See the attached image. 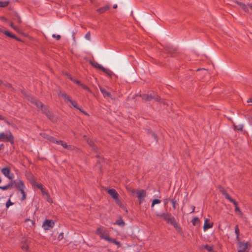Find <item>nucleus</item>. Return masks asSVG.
Here are the masks:
<instances>
[{
	"label": "nucleus",
	"mask_w": 252,
	"mask_h": 252,
	"mask_svg": "<svg viewBox=\"0 0 252 252\" xmlns=\"http://www.w3.org/2000/svg\"><path fill=\"white\" fill-rule=\"evenodd\" d=\"M27 99L30 101L32 107H36V108H40L42 111L45 113L47 116L52 121H53V115L52 113L50 112L47 108L43 107V104L39 101L34 99L31 95H27Z\"/></svg>",
	"instance_id": "nucleus-1"
},
{
	"label": "nucleus",
	"mask_w": 252,
	"mask_h": 252,
	"mask_svg": "<svg viewBox=\"0 0 252 252\" xmlns=\"http://www.w3.org/2000/svg\"><path fill=\"white\" fill-rule=\"evenodd\" d=\"M0 140L1 141H8L13 144L14 143V137L10 130L5 132H0Z\"/></svg>",
	"instance_id": "nucleus-2"
},
{
	"label": "nucleus",
	"mask_w": 252,
	"mask_h": 252,
	"mask_svg": "<svg viewBox=\"0 0 252 252\" xmlns=\"http://www.w3.org/2000/svg\"><path fill=\"white\" fill-rule=\"evenodd\" d=\"M45 138L48 140L50 142L56 143L57 145H61L63 148L67 149H71V146L70 145H67L66 143L62 140H57L55 137L47 135Z\"/></svg>",
	"instance_id": "nucleus-3"
},
{
	"label": "nucleus",
	"mask_w": 252,
	"mask_h": 252,
	"mask_svg": "<svg viewBox=\"0 0 252 252\" xmlns=\"http://www.w3.org/2000/svg\"><path fill=\"white\" fill-rule=\"evenodd\" d=\"M15 187L17 188L22 194V200H24L26 198V194L25 193V189L26 187L24 185V182L21 180H19V181L15 183Z\"/></svg>",
	"instance_id": "nucleus-4"
},
{
	"label": "nucleus",
	"mask_w": 252,
	"mask_h": 252,
	"mask_svg": "<svg viewBox=\"0 0 252 252\" xmlns=\"http://www.w3.org/2000/svg\"><path fill=\"white\" fill-rule=\"evenodd\" d=\"M96 234L102 239L107 241L109 238L108 231L102 228H98L96 231Z\"/></svg>",
	"instance_id": "nucleus-5"
},
{
	"label": "nucleus",
	"mask_w": 252,
	"mask_h": 252,
	"mask_svg": "<svg viewBox=\"0 0 252 252\" xmlns=\"http://www.w3.org/2000/svg\"><path fill=\"white\" fill-rule=\"evenodd\" d=\"M249 246H250V244L248 242L244 243L239 241L237 245L238 252H248Z\"/></svg>",
	"instance_id": "nucleus-6"
},
{
	"label": "nucleus",
	"mask_w": 252,
	"mask_h": 252,
	"mask_svg": "<svg viewBox=\"0 0 252 252\" xmlns=\"http://www.w3.org/2000/svg\"><path fill=\"white\" fill-rule=\"evenodd\" d=\"M142 98L143 100H146V101H150L152 99H154L156 101H159V96L158 95H157L156 94L153 93V94H144L142 96Z\"/></svg>",
	"instance_id": "nucleus-7"
},
{
	"label": "nucleus",
	"mask_w": 252,
	"mask_h": 252,
	"mask_svg": "<svg viewBox=\"0 0 252 252\" xmlns=\"http://www.w3.org/2000/svg\"><path fill=\"white\" fill-rule=\"evenodd\" d=\"M146 195V192L144 189H138L136 191V196L138 199L139 204L142 203Z\"/></svg>",
	"instance_id": "nucleus-8"
},
{
	"label": "nucleus",
	"mask_w": 252,
	"mask_h": 252,
	"mask_svg": "<svg viewBox=\"0 0 252 252\" xmlns=\"http://www.w3.org/2000/svg\"><path fill=\"white\" fill-rule=\"evenodd\" d=\"M54 226V222L52 220H46L43 223V227L45 230H49Z\"/></svg>",
	"instance_id": "nucleus-9"
},
{
	"label": "nucleus",
	"mask_w": 252,
	"mask_h": 252,
	"mask_svg": "<svg viewBox=\"0 0 252 252\" xmlns=\"http://www.w3.org/2000/svg\"><path fill=\"white\" fill-rule=\"evenodd\" d=\"M1 173L9 179H12L14 177L13 174H10V170L7 167L2 168Z\"/></svg>",
	"instance_id": "nucleus-10"
},
{
	"label": "nucleus",
	"mask_w": 252,
	"mask_h": 252,
	"mask_svg": "<svg viewBox=\"0 0 252 252\" xmlns=\"http://www.w3.org/2000/svg\"><path fill=\"white\" fill-rule=\"evenodd\" d=\"M168 223L173 225L175 228L177 229L179 227L178 223L176 222L174 218L171 217V215L166 220Z\"/></svg>",
	"instance_id": "nucleus-11"
},
{
	"label": "nucleus",
	"mask_w": 252,
	"mask_h": 252,
	"mask_svg": "<svg viewBox=\"0 0 252 252\" xmlns=\"http://www.w3.org/2000/svg\"><path fill=\"white\" fill-rule=\"evenodd\" d=\"M108 193L112 196V197L116 200H118L119 194L114 189H109L107 191Z\"/></svg>",
	"instance_id": "nucleus-12"
},
{
	"label": "nucleus",
	"mask_w": 252,
	"mask_h": 252,
	"mask_svg": "<svg viewBox=\"0 0 252 252\" xmlns=\"http://www.w3.org/2000/svg\"><path fill=\"white\" fill-rule=\"evenodd\" d=\"M213 226V223L210 222V220L208 219H205L204 220V224L203 226V229L204 231L207 229L211 228Z\"/></svg>",
	"instance_id": "nucleus-13"
},
{
	"label": "nucleus",
	"mask_w": 252,
	"mask_h": 252,
	"mask_svg": "<svg viewBox=\"0 0 252 252\" xmlns=\"http://www.w3.org/2000/svg\"><path fill=\"white\" fill-rule=\"evenodd\" d=\"M34 224V221L30 219H26L25 222V226L27 227H32Z\"/></svg>",
	"instance_id": "nucleus-14"
},
{
	"label": "nucleus",
	"mask_w": 252,
	"mask_h": 252,
	"mask_svg": "<svg viewBox=\"0 0 252 252\" xmlns=\"http://www.w3.org/2000/svg\"><path fill=\"white\" fill-rule=\"evenodd\" d=\"M68 102H69L72 104V105L74 108H76V109H77L79 110L80 111H81L82 112H83V113L84 114H85V115H88V114L86 112H84V111H83L81 109V108H80L78 107V104H77V103L76 102L72 100H71V99H70L69 100Z\"/></svg>",
	"instance_id": "nucleus-15"
},
{
	"label": "nucleus",
	"mask_w": 252,
	"mask_h": 252,
	"mask_svg": "<svg viewBox=\"0 0 252 252\" xmlns=\"http://www.w3.org/2000/svg\"><path fill=\"white\" fill-rule=\"evenodd\" d=\"M170 215V214H169V213H158L156 214V216L157 217H160L163 220H166Z\"/></svg>",
	"instance_id": "nucleus-16"
},
{
	"label": "nucleus",
	"mask_w": 252,
	"mask_h": 252,
	"mask_svg": "<svg viewBox=\"0 0 252 252\" xmlns=\"http://www.w3.org/2000/svg\"><path fill=\"white\" fill-rule=\"evenodd\" d=\"M100 90L101 92L102 93V94H103V96L105 97H111V95L110 93L109 92H108L105 89L100 88Z\"/></svg>",
	"instance_id": "nucleus-17"
},
{
	"label": "nucleus",
	"mask_w": 252,
	"mask_h": 252,
	"mask_svg": "<svg viewBox=\"0 0 252 252\" xmlns=\"http://www.w3.org/2000/svg\"><path fill=\"white\" fill-rule=\"evenodd\" d=\"M223 194L224 195V196H225L226 199H228L229 201L233 203L235 206H236V205H237L236 201H235L233 199L231 198L227 193L224 192L223 193Z\"/></svg>",
	"instance_id": "nucleus-18"
},
{
	"label": "nucleus",
	"mask_w": 252,
	"mask_h": 252,
	"mask_svg": "<svg viewBox=\"0 0 252 252\" xmlns=\"http://www.w3.org/2000/svg\"><path fill=\"white\" fill-rule=\"evenodd\" d=\"M93 65L96 68L100 69L105 72H107V69L97 63H93Z\"/></svg>",
	"instance_id": "nucleus-19"
},
{
	"label": "nucleus",
	"mask_w": 252,
	"mask_h": 252,
	"mask_svg": "<svg viewBox=\"0 0 252 252\" xmlns=\"http://www.w3.org/2000/svg\"><path fill=\"white\" fill-rule=\"evenodd\" d=\"M109 5H105L103 7H100V8L97 9V12L99 13H103L107 10L109 9Z\"/></svg>",
	"instance_id": "nucleus-20"
},
{
	"label": "nucleus",
	"mask_w": 252,
	"mask_h": 252,
	"mask_svg": "<svg viewBox=\"0 0 252 252\" xmlns=\"http://www.w3.org/2000/svg\"><path fill=\"white\" fill-rule=\"evenodd\" d=\"M70 79L71 80H72L73 82H74L75 83H76L78 84V85L81 86L83 89H84L85 90H89L88 87L87 86L81 84L79 81L76 80L75 79H73L71 77H70Z\"/></svg>",
	"instance_id": "nucleus-21"
},
{
	"label": "nucleus",
	"mask_w": 252,
	"mask_h": 252,
	"mask_svg": "<svg viewBox=\"0 0 252 252\" xmlns=\"http://www.w3.org/2000/svg\"><path fill=\"white\" fill-rule=\"evenodd\" d=\"M3 33L6 35L7 36L11 37V38H14V39H16L17 40H18V38L14 34H12V33H11L10 32H8V31H4V32H3Z\"/></svg>",
	"instance_id": "nucleus-22"
},
{
	"label": "nucleus",
	"mask_w": 252,
	"mask_h": 252,
	"mask_svg": "<svg viewBox=\"0 0 252 252\" xmlns=\"http://www.w3.org/2000/svg\"><path fill=\"white\" fill-rule=\"evenodd\" d=\"M107 241L110 242V243H113L114 244H115V245L118 246V247L120 246V242H118V241H117L115 239H111L110 238V237L108 238V239L107 240Z\"/></svg>",
	"instance_id": "nucleus-23"
},
{
	"label": "nucleus",
	"mask_w": 252,
	"mask_h": 252,
	"mask_svg": "<svg viewBox=\"0 0 252 252\" xmlns=\"http://www.w3.org/2000/svg\"><path fill=\"white\" fill-rule=\"evenodd\" d=\"M9 26L11 28H12L13 30H14L17 32H20L19 28L17 26H14L13 23L11 22L9 24Z\"/></svg>",
	"instance_id": "nucleus-24"
},
{
	"label": "nucleus",
	"mask_w": 252,
	"mask_h": 252,
	"mask_svg": "<svg viewBox=\"0 0 252 252\" xmlns=\"http://www.w3.org/2000/svg\"><path fill=\"white\" fill-rule=\"evenodd\" d=\"M9 3L8 0L0 1V7H6L8 5Z\"/></svg>",
	"instance_id": "nucleus-25"
},
{
	"label": "nucleus",
	"mask_w": 252,
	"mask_h": 252,
	"mask_svg": "<svg viewBox=\"0 0 252 252\" xmlns=\"http://www.w3.org/2000/svg\"><path fill=\"white\" fill-rule=\"evenodd\" d=\"M243 128V126L242 125H239L237 126L234 125V128L235 130L241 131V130H242Z\"/></svg>",
	"instance_id": "nucleus-26"
},
{
	"label": "nucleus",
	"mask_w": 252,
	"mask_h": 252,
	"mask_svg": "<svg viewBox=\"0 0 252 252\" xmlns=\"http://www.w3.org/2000/svg\"><path fill=\"white\" fill-rule=\"evenodd\" d=\"M161 201L159 199H155L153 200L151 207H153L155 205L160 203Z\"/></svg>",
	"instance_id": "nucleus-27"
},
{
	"label": "nucleus",
	"mask_w": 252,
	"mask_h": 252,
	"mask_svg": "<svg viewBox=\"0 0 252 252\" xmlns=\"http://www.w3.org/2000/svg\"><path fill=\"white\" fill-rule=\"evenodd\" d=\"M235 232L236 234V240L239 241V229L238 228V226H236L235 229Z\"/></svg>",
	"instance_id": "nucleus-28"
},
{
	"label": "nucleus",
	"mask_w": 252,
	"mask_h": 252,
	"mask_svg": "<svg viewBox=\"0 0 252 252\" xmlns=\"http://www.w3.org/2000/svg\"><path fill=\"white\" fill-rule=\"evenodd\" d=\"M199 221V220L197 217L194 218L192 220V223L193 225H195Z\"/></svg>",
	"instance_id": "nucleus-29"
},
{
	"label": "nucleus",
	"mask_w": 252,
	"mask_h": 252,
	"mask_svg": "<svg viewBox=\"0 0 252 252\" xmlns=\"http://www.w3.org/2000/svg\"><path fill=\"white\" fill-rule=\"evenodd\" d=\"M204 248L206 249L208 252H211L213 250V247L209 245H205Z\"/></svg>",
	"instance_id": "nucleus-30"
},
{
	"label": "nucleus",
	"mask_w": 252,
	"mask_h": 252,
	"mask_svg": "<svg viewBox=\"0 0 252 252\" xmlns=\"http://www.w3.org/2000/svg\"><path fill=\"white\" fill-rule=\"evenodd\" d=\"M10 187V185H6V186H0V189L3 190H6L7 189Z\"/></svg>",
	"instance_id": "nucleus-31"
},
{
	"label": "nucleus",
	"mask_w": 252,
	"mask_h": 252,
	"mask_svg": "<svg viewBox=\"0 0 252 252\" xmlns=\"http://www.w3.org/2000/svg\"><path fill=\"white\" fill-rule=\"evenodd\" d=\"M66 100H67V101H69V100L70 99V98L69 97V96L68 95H67L66 94H61V95Z\"/></svg>",
	"instance_id": "nucleus-32"
},
{
	"label": "nucleus",
	"mask_w": 252,
	"mask_h": 252,
	"mask_svg": "<svg viewBox=\"0 0 252 252\" xmlns=\"http://www.w3.org/2000/svg\"><path fill=\"white\" fill-rule=\"evenodd\" d=\"M14 20L16 22H17L18 23H21V18H20V16L17 14L16 15V17L14 19Z\"/></svg>",
	"instance_id": "nucleus-33"
},
{
	"label": "nucleus",
	"mask_w": 252,
	"mask_h": 252,
	"mask_svg": "<svg viewBox=\"0 0 252 252\" xmlns=\"http://www.w3.org/2000/svg\"><path fill=\"white\" fill-rule=\"evenodd\" d=\"M150 134L152 136V138H153L156 141V142H157L158 141V138H157V136L155 134H154L153 132H151L150 133Z\"/></svg>",
	"instance_id": "nucleus-34"
},
{
	"label": "nucleus",
	"mask_w": 252,
	"mask_h": 252,
	"mask_svg": "<svg viewBox=\"0 0 252 252\" xmlns=\"http://www.w3.org/2000/svg\"><path fill=\"white\" fill-rule=\"evenodd\" d=\"M116 224H117L119 225H124L125 224V222L122 220H120L116 221Z\"/></svg>",
	"instance_id": "nucleus-35"
},
{
	"label": "nucleus",
	"mask_w": 252,
	"mask_h": 252,
	"mask_svg": "<svg viewBox=\"0 0 252 252\" xmlns=\"http://www.w3.org/2000/svg\"><path fill=\"white\" fill-rule=\"evenodd\" d=\"M0 120H3L6 123H7L8 125H10V123L8 122L7 120L3 117L2 115H0Z\"/></svg>",
	"instance_id": "nucleus-36"
},
{
	"label": "nucleus",
	"mask_w": 252,
	"mask_h": 252,
	"mask_svg": "<svg viewBox=\"0 0 252 252\" xmlns=\"http://www.w3.org/2000/svg\"><path fill=\"white\" fill-rule=\"evenodd\" d=\"M52 37H53V38H56V39L57 40H60V38H61V36H60V35H59V34L56 35L55 34H53L52 35Z\"/></svg>",
	"instance_id": "nucleus-37"
},
{
	"label": "nucleus",
	"mask_w": 252,
	"mask_h": 252,
	"mask_svg": "<svg viewBox=\"0 0 252 252\" xmlns=\"http://www.w3.org/2000/svg\"><path fill=\"white\" fill-rule=\"evenodd\" d=\"M171 202H172V206H173V208L174 209H175L176 208V202L175 200L174 199H172L171 200Z\"/></svg>",
	"instance_id": "nucleus-38"
},
{
	"label": "nucleus",
	"mask_w": 252,
	"mask_h": 252,
	"mask_svg": "<svg viewBox=\"0 0 252 252\" xmlns=\"http://www.w3.org/2000/svg\"><path fill=\"white\" fill-rule=\"evenodd\" d=\"M13 203L10 201V199H9L7 202L6 203V208H8L10 206H11Z\"/></svg>",
	"instance_id": "nucleus-39"
},
{
	"label": "nucleus",
	"mask_w": 252,
	"mask_h": 252,
	"mask_svg": "<svg viewBox=\"0 0 252 252\" xmlns=\"http://www.w3.org/2000/svg\"><path fill=\"white\" fill-rule=\"evenodd\" d=\"M87 142L91 146H93L94 145V142L90 139H88Z\"/></svg>",
	"instance_id": "nucleus-40"
},
{
	"label": "nucleus",
	"mask_w": 252,
	"mask_h": 252,
	"mask_svg": "<svg viewBox=\"0 0 252 252\" xmlns=\"http://www.w3.org/2000/svg\"><path fill=\"white\" fill-rule=\"evenodd\" d=\"M235 206V212H239L241 213V211H240V209L239 208V207L237 206V204L236 205V206Z\"/></svg>",
	"instance_id": "nucleus-41"
},
{
	"label": "nucleus",
	"mask_w": 252,
	"mask_h": 252,
	"mask_svg": "<svg viewBox=\"0 0 252 252\" xmlns=\"http://www.w3.org/2000/svg\"><path fill=\"white\" fill-rule=\"evenodd\" d=\"M85 37L88 40H89L90 39V34L89 32H88L86 35H85Z\"/></svg>",
	"instance_id": "nucleus-42"
},
{
	"label": "nucleus",
	"mask_w": 252,
	"mask_h": 252,
	"mask_svg": "<svg viewBox=\"0 0 252 252\" xmlns=\"http://www.w3.org/2000/svg\"><path fill=\"white\" fill-rule=\"evenodd\" d=\"M63 233H61L59 235L58 238H59V239H62L63 238Z\"/></svg>",
	"instance_id": "nucleus-43"
},
{
	"label": "nucleus",
	"mask_w": 252,
	"mask_h": 252,
	"mask_svg": "<svg viewBox=\"0 0 252 252\" xmlns=\"http://www.w3.org/2000/svg\"><path fill=\"white\" fill-rule=\"evenodd\" d=\"M37 187H38V188L42 190V191L43 192V191L42 190H43V188H42V185L41 184H38L37 185Z\"/></svg>",
	"instance_id": "nucleus-44"
},
{
	"label": "nucleus",
	"mask_w": 252,
	"mask_h": 252,
	"mask_svg": "<svg viewBox=\"0 0 252 252\" xmlns=\"http://www.w3.org/2000/svg\"><path fill=\"white\" fill-rule=\"evenodd\" d=\"M247 102H252V97L247 100Z\"/></svg>",
	"instance_id": "nucleus-45"
},
{
	"label": "nucleus",
	"mask_w": 252,
	"mask_h": 252,
	"mask_svg": "<svg viewBox=\"0 0 252 252\" xmlns=\"http://www.w3.org/2000/svg\"><path fill=\"white\" fill-rule=\"evenodd\" d=\"M194 209H195V207L194 206H192V209H191V212L190 213H193L194 211Z\"/></svg>",
	"instance_id": "nucleus-46"
},
{
	"label": "nucleus",
	"mask_w": 252,
	"mask_h": 252,
	"mask_svg": "<svg viewBox=\"0 0 252 252\" xmlns=\"http://www.w3.org/2000/svg\"><path fill=\"white\" fill-rule=\"evenodd\" d=\"M4 32V31L2 29V28L0 27V32Z\"/></svg>",
	"instance_id": "nucleus-47"
},
{
	"label": "nucleus",
	"mask_w": 252,
	"mask_h": 252,
	"mask_svg": "<svg viewBox=\"0 0 252 252\" xmlns=\"http://www.w3.org/2000/svg\"><path fill=\"white\" fill-rule=\"evenodd\" d=\"M117 7V4H114L113 5V8H116Z\"/></svg>",
	"instance_id": "nucleus-48"
},
{
	"label": "nucleus",
	"mask_w": 252,
	"mask_h": 252,
	"mask_svg": "<svg viewBox=\"0 0 252 252\" xmlns=\"http://www.w3.org/2000/svg\"><path fill=\"white\" fill-rule=\"evenodd\" d=\"M2 19H3V20H6V19L4 18H2Z\"/></svg>",
	"instance_id": "nucleus-49"
},
{
	"label": "nucleus",
	"mask_w": 252,
	"mask_h": 252,
	"mask_svg": "<svg viewBox=\"0 0 252 252\" xmlns=\"http://www.w3.org/2000/svg\"><path fill=\"white\" fill-rule=\"evenodd\" d=\"M250 7L252 8V5H251Z\"/></svg>",
	"instance_id": "nucleus-50"
}]
</instances>
